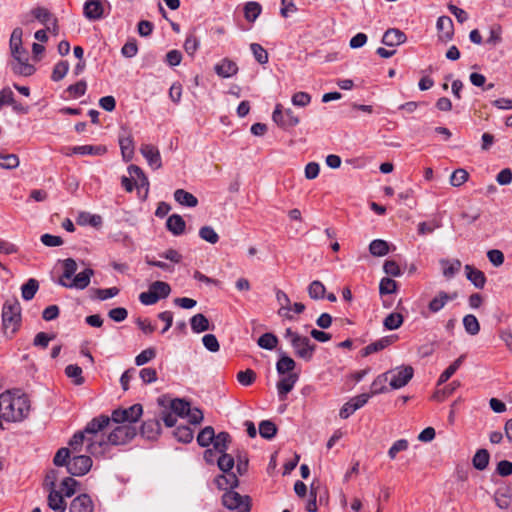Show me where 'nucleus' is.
<instances>
[{
    "label": "nucleus",
    "instance_id": "nucleus-18",
    "mask_svg": "<svg viewBox=\"0 0 512 512\" xmlns=\"http://www.w3.org/2000/svg\"><path fill=\"white\" fill-rule=\"evenodd\" d=\"M214 70L218 76L222 78H229L237 74L238 66L233 60L224 58L215 65Z\"/></svg>",
    "mask_w": 512,
    "mask_h": 512
},
{
    "label": "nucleus",
    "instance_id": "nucleus-49",
    "mask_svg": "<svg viewBox=\"0 0 512 512\" xmlns=\"http://www.w3.org/2000/svg\"><path fill=\"white\" fill-rule=\"evenodd\" d=\"M67 377L73 379L75 385H82L84 378L82 377V368L78 365L70 364L65 368Z\"/></svg>",
    "mask_w": 512,
    "mask_h": 512
},
{
    "label": "nucleus",
    "instance_id": "nucleus-47",
    "mask_svg": "<svg viewBox=\"0 0 512 512\" xmlns=\"http://www.w3.org/2000/svg\"><path fill=\"white\" fill-rule=\"evenodd\" d=\"M77 222L80 225L89 224L97 228L102 225V217L100 215L83 212L79 215Z\"/></svg>",
    "mask_w": 512,
    "mask_h": 512
},
{
    "label": "nucleus",
    "instance_id": "nucleus-6",
    "mask_svg": "<svg viewBox=\"0 0 512 512\" xmlns=\"http://www.w3.org/2000/svg\"><path fill=\"white\" fill-rule=\"evenodd\" d=\"M11 54L16 63L12 64V70L15 74L21 76H30L35 72V67L28 63V52L22 45L16 49H11Z\"/></svg>",
    "mask_w": 512,
    "mask_h": 512
},
{
    "label": "nucleus",
    "instance_id": "nucleus-58",
    "mask_svg": "<svg viewBox=\"0 0 512 512\" xmlns=\"http://www.w3.org/2000/svg\"><path fill=\"white\" fill-rule=\"evenodd\" d=\"M250 49L258 63L266 64L268 62V53L260 44L252 43Z\"/></svg>",
    "mask_w": 512,
    "mask_h": 512
},
{
    "label": "nucleus",
    "instance_id": "nucleus-7",
    "mask_svg": "<svg viewBox=\"0 0 512 512\" xmlns=\"http://www.w3.org/2000/svg\"><path fill=\"white\" fill-rule=\"evenodd\" d=\"M392 389H400L408 384L414 375V369L410 365H402L386 372Z\"/></svg>",
    "mask_w": 512,
    "mask_h": 512
},
{
    "label": "nucleus",
    "instance_id": "nucleus-32",
    "mask_svg": "<svg viewBox=\"0 0 512 512\" xmlns=\"http://www.w3.org/2000/svg\"><path fill=\"white\" fill-rule=\"evenodd\" d=\"M465 358V355H461L459 358H457L452 364H450L440 375L438 379V385H441L445 382H447L454 373L459 369L461 366L463 360Z\"/></svg>",
    "mask_w": 512,
    "mask_h": 512
},
{
    "label": "nucleus",
    "instance_id": "nucleus-57",
    "mask_svg": "<svg viewBox=\"0 0 512 512\" xmlns=\"http://www.w3.org/2000/svg\"><path fill=\"white\" fill-rule=\"evenodd\" d=\"M77 271V263L72 258H67L63 261V274L60 279H72Z\"/></svg>",
    "mask_w": 512,
    "mask_h": 512
},
{
    "label": "nucleus",
    "instance_id": "nucleus-30",
    "mask_svg": "<svg viewBox=\"0 0 512 512\" xmlns=\"http://www.w3.org/2000/svg\"><path fill=\"white\" fill-rule=\"evenodd\" d=\"M106 147L104 146H93V145H82L75 146L72 149L74 154L79 155H103L106 153Z\"/></svg>",
    "mask_w": 512,
    "mask_h": 512
},
{
    "label": "nucleus",
    "instance_id": "nucleus-46",
    "mask_svg": "<svg viewBox=\"0 0 512 512\" xmlns=\"http://www.w3.org/2000/svg\"><path fill=\"white\" fill-rule=\"evenodd\" d=\"M463 326L465 328V331L470 335H477L480 331V324L477 320V318L472 315L468 314L464 316L463 318Z\"/></svg>",
    "mask_w": 512,
    "mask_h": 512
},
{
    "label": "nucleus",
    "instance_id": "nucleus-62",
    "mask_svg": "<svg viewBox=\"0 0 512 512\" xmlns=\"http://www.w3.org/2000/svg\"><path fill=\"white\" fill-rule=\"evenodd\" d=\"M156 357V350L153 347L143 350L140 354L135 357V364L137 366H143Z\"/></svg>",
    "mask_w": 512,
    "mask_h": 512
},
{
    "label": "nucleus",
    "instance_id": "nucleus-15",
    "mask_svg": "<svg viewBox=\"0 0 512 512\" xmlns=\"http://www.w3.org/2000/svg\"><path fill=\"white\" fill-rule=\"evenodd\" d=\"M457 298V293L451 294L445 291H439L436 296L428 303V310L430 313H437L444 308L449 302Z\"/></svg>",
    "mask_w": 512,
    "mask_h": 512
},
{
    "label": "nucleus",
    "instance_id": "nucleus-25",
    "mask_svg": "<svg viewBox=\"0 0 512 512\" xmlns=\"http://www.w3.org/2000/svg\"><path fill=\"white\" fill-rule=\"evenodd\" d=\"M494 501L500 509H507L512 503V491L508 487L499 488L494 494Z\"/></svg>",
    "mask_w": 512,
    "mask_h": 512
},
{
    "label": "nucleus",
    "instance_id": "nucleus-22",
    "mask_svg": "<svg viewBox=\"0 0 512 512\" xmlns=\"http://www.w3.org/2000/svg\"><path fill=\"white\" fill-rule=\"evenodd\" d=\"M297 380L298 375L296 373H289L287 376L278 381L277 390L280 399H285L286 395L294 388Z\"/></svg>",
    "mask_w": 512,
    "mask_h": 512
},
{
    "label": "nucleus",
    "instance_id": "nucleus-16",
    "mask_svg": "<svg viewBox=\"0 0 512 512\" xmlns=\"http://www.w3.org/2000/svg\"><path fill=\"white\" fill-rule=\"evenodd\" d=\"M48 506L55 512H64L67 507L64 495L55 489L53 481L48 495Z\"/></svg>",
    "mask_w": 512,
    "mask_h": 512
},
{
    "label": "nucleus",
    "instance_id": "nucleus-40",
    "mask_svg": "<svg viewBox=\"0 0 512 512\" xmlns=\"http://www.w3.org/2000/svg\"><path fill=\"white\" fill-rule=\"evenodd\" d=\"M78 485V481H76L74 478L66 477L60 484V492L64 495V497L70 498L75 494L76 487Z\"/></svg>",
    "mask_w": 512,
    "mask_h": 512
},
{
    "label": "nucleus",
    "instance_id": "nucleus-61",
    "mask_svg": "<svg viewBox=\"0 0 512 512\" xmlns=\"http://www.w3.org/2000/svg\"><path fill=\"white\" fill-rule=\"evenodd\" d=\"M69 70V64L67 61H60L58 62L54 68H53V72H52V80L53 81H60L62 80L67 72Z\"/></svg>",
    "mask_w": 512,
    "mask_h": 512
},
{
    "label": "nucleus",
    "instance_id": "nucleus-27",
    "mask_svg": "<svg viewBox=\"0 0 512 512\" xmlns=\"http://www.w3.org/2000/svg\"><path fill=\"white\" fill-rule=\"evenodd\" d=\"M185 221L178 214H172L166 221L167 229L174 235H181L185 230Z\"/></svg>",
    "mask_w": 512,
    "mask_h": 512
},
{
    "label": "nucleus",
    "instance_id": "nucleus-13",
    "mask_svg": "<svg viewBox=\"0 0 512 512\" xmlns=\"http://www.w3.org/2000/svg\"><path fill=\"white\" fill-rule=\"evenodd\" d=\"M140 152L152 169L158 170L162 167L161 155L157 147L151 144H143Z\"/></svg>",
    "mask_w": 512,
    "mask_h": 512
},
{
    "label": "nucleus",
    "instance_id": "nucleus-53",
    "mask_svg": "<svg viewBox=\"0 0 512 512\" xmlns=\"http://www.w3.org/2000/svg\"><path fill=\"white\" fill-rule=\"evenodd\" d=\"M31 14L37 19L40 23L44 25H48L50 21L54 18L53 15L44 7H36L31 10Z\"/></svg>",
    "mask_w": 512,
    "mask_h": 512
},
{
    "label": "nucleus",
    "instance_id": "nucleus-60",
    "mask_svg": "<svg viewBox=\"0 0 512 512\" xmlns=\"http://www.w3.org/2000/svg\"><path fill=\"white\" fill-rule=\"evenodd\" d=\"M199 236L201 239L208 243L215 244L219 240V236L211 226H203L199 230Z\"/></svg>",
    "mask_w": 512,
    "mask_h": 512
},
{
    "label": "nucleus",
    "instance_id": "nucleus-21",
    "mask_svg": "<svg viewBox=\"0 0 512 512\" xmlns=\"http://www.w3.org/2000/svg\"><path fill=\"white\" fill-rule=\"evenodd\" d=\"M161 432V425L158 419H149L141 426V435L148 440H155Z\"/></svg>",
    "mask_w": 512,
    "mask_h": 512
},
{
    "label": "nucleus",
    "instance_id": "nucleus-5",
    "mask_svg": "<svg viewBox=\"0 0 512 512\" xmlns=\"http://www.w3.org/2000/svg\"><path fill=\"white\" fill-rule=\"evenodd\" d=\"M223 505L229 510H236V512H250L251 499L249 496H242L233 490L226 491L222 496Z\"/></svg>",
    "mask_w": 512,
    "mask_h": 512
},
{
    "label": "nucleus",
    "instance_id": "nucleus-3",
    "mask_svg": "<svg viewBox=\"0 0 512 512\" xmlns=\"http://www.w3.org/2000/svg\"><path fill=\"white\" fill-rule=\"evenodd\" d=\"M4 334L12 337L21 325V306L17 299H9L2 308Z\"/></svg>",
    "mask_w": 512,
    "mask_h": 512
},
{
    "label": "nucleus",
    "instance_id": "nucleus-1",
    "mask_svg": "<svg viewBox=\"0 0 512 512\" xmlns=\"http://www.w3.org/2000/svg\"><path fill=\"white\" fill-rule=\"evenodd\" d=\"M112 420L107 415L93 418L86 425V432L94 435L93 442L89 445V454L93 456L103 455L110 445H123L136 436V428L130 424L117 425L106 436L104 431L111 425Z\"/></svg>",
    "mask_w": 512,
    "mask_h": 512
},
{
    "label": "nucleus",
    "instance_id": "nucleus-11",
    "mask_svg": "<svg viewBox=\"0 0 512 512\" xmlns=\"http://www.w3.org/2000/svg\"><path fill=\"white\" fill-rule=\"evenodd\" d=\"M119 145L125 162L132 160L134 156V140L129 130L122 128L119 134Z\"/></svg>",
    "mask_w": 512,
    "mask_h": 512
},
{
    "label": "nucleus",
    "instance_id": "nucleus-34",
    "mask_svg": "<svg viewBox=\"0 0 512 512\" xmlns=\"http://www.w3.org/2000/svg\"><path fill=\"white\" fill-rule=\"evenodd\" d=\"M231 442V437L227 432H220L215 435L213 440V448L218 453H224L228 449V445Z\"/></svg>",
    "mask_w": 512,
    "mask_h": 512
},
{
    "label": "nucleus",
    "instance_id": "nucleus-10",
    "mask_svg": "<svg viewBox=\"0 0 512 512\" xmlns=\"http://www.w3.org/2000/svg\"><path fill=\"white\" fill-rule=\"evenodd\" d=\"M94 275V271L91 268H87L73 277L70 282H66L63 279H59V284L66 288H75L83 290L90 284V279Z\"/></svg>",
    "mask_w": 512,
    "mask_h": 512
},
{
    "label": "nucleus",
    "instance_id": "nucleus-45",
    "mask_svg": "<svg viewBox=\"0 0 512 512\" xmlns=\"http://www.w3.org/2000/svg\"><path fill=\"white\" fill-rule=\"evenodd\" d=\"M388 381V374L382 373L375 378V380L371 384V393L370 395H377L380 393H384L387 391L386 382Z\"/></svg>",
    "mask_w": 512,
    "mask_h": 512
},
{
    "label": "nucleus",
    "instance_id": "nucleus-50",
    "mask_svg": "<svg viewBox=\"0 0 512 512\" xmlns=\"http://www.w3.org/2000/svg\"><path fill=\"white\" fill-rule=\"evenodd\" d=\"M149 288L161 299L167 298L171 293L170 285L163 281H155L149 286Z\"/></svg>",
    "mask_w": 512,
    "mask_h": 512
},
{
    "label": "nucleus",
    "instance_id": "nucleus-44",
    "mask_svg": "<svg viewBox=\"0 0 512 512\" xmlns=\"http://www.w3.org/2000/svg\"><path fill=\"white\" fill-rule=\"evenodd\" d=\"M261 5L258 2H248L244 7L245 18L249 22H254L261 13Z\"/></svg>",
    "mask_w": 512,
    "mask_h": 512
},
{
    "label": "nucleus",
    "instance_id": "nucleus-8",
    "mask_svg": "<svg viewBox=\"0 0 512 512\" xmlns=\"http://www.w3.org/2000/svg\"><path fill=\"white\" fill-rule=\"evenodd\" d=\"M143 413L141 404H134L129 408L115 409L112 412L110 419L116 424H125L126 422L130 425L137 422Z\"/></svg>",
    "mask_w": 512,
    "mask_h": 512
},
{
    "label": "nucleus",
    "instance_id": "nucleus-41",
    "mask_svg": "<svg viewBox=\"0 0 512 512\" xmlns=\"http://www.w3.org/2000/svg\"><path fill=\"white\" fill-rule=\"evenodd\" d=\"M295 366L296 363L291 357L283 355L279 358L276 364V369L279 374L283 375L293 371Z\"/></svg>",
    "mask_w": 512,
    "mask_h": 512
},
{
    "label": "nucleus",
    "instance_id": "nucleus-36",
    "mask_svg": "<svg viewBox=\"0 0 512 512\" xmlns=\"http://www.w3.org/2000/svg\"><path fill=\"white\" fill-rule=\"evenodd\" d=\"M489 459H490L489 452L486 449H479L475 453V455L472 459V463H473V466L477 470L482 471V470L486 469V467L488 466Z\"/></svg>",
    "mask_w": 512,
    "mask_h": 512
},
{
    "label": "nucleus",
    "instance_id": "nucleus-20",
    "mask_svg": "<svg viewBox=\"0 0 512 512\" xmlns=\"http://www.w3.org/2000/svg\"><path fill=\"white\" fill-rule=\"evenodd\" d=\"M406 35L399 29L390 28L382 37V43L386 46H398L406 41Z\"/></svg>",
    "mask_w": 512,
    "mask_h": 512
},
{
    "label": "nucleus",
    "instance_id": "nucleus-63",
    "mask_svg": "<svg viewBox=\"0 0 512 512\" xmlns=\"http://www.w3.org/2000/svg\"><path fill=\"white\" fill-rule=\"evenodd\" d=\"M128 172L132 178H134V177L138 178V180H139L138 185L140 187H145V186L149 185L148 178L146 177L143 170L139 166L134 165V164L130 165L128 167Z\"/></svg>",
    "mask_w": 512,
    "mask_h": 512
},
{
    "label": "nucleus",
    "instance_id": "nucleus-37",
    "mask_svg": "<svg viewBox=\"0 0 512 512\" xmlns=\"http://www.w3.org/2000/svg\"><path fill=\"white\" fill-rule=\"evenodd\" d=\"M214 438V428L212 426H206L199 432L197 442L201 447H208L210 444H213Z\"/></svg>",
    "mask_w": 512,
    "mask_h": 512
},
{
    "label": "nucleus",
    "instance_id": "nucleus-51",
    "mask_svg": "<svg viewBox=\"0 0 512 512\" xmlns=\"http://www.w3.org/2000/svg\"><path fill=\"white\" fill-rule=\"evenodd\" d=\"M190 404L183 399H174L171 401L170 408L174 414L184 417L189 410Z\"/></svg>",
    "mask_w": 512,
    "mask_h": 512
},
{
    "label": "nucleus",
    "instance_id": "nucleus-23",
    "mask_svg": "<svg viewBox=\"0 0 512 512\" xmlns=\"http://www.w3.org/2000/svg\"><path fill=\"white\" fill-rule=\"evenodd\" d=\"M214 483L220 490H227L228 488L232 490L233 488H236L238 486L239 480L236 474L232 472H227L222 475H218L214 479Z\"/></svg>",
    "mask_w": 512,
    "mask_h": 512
},
{
    "label": "nucleus",
    "instance_id": "nucleus-56",
    "mask_svg": "<svg viewBox=\"0 0 512 512\" xmlns=\"http://www.w3.org/2000/svg\"><path fill=\"white\" fill-rule=\"evenodd\" d=\"M220 454L221 455L217 460L219 469L224 473L230 472V470L234 467L235 464L234 458L230 454H227L226 452Z\"/></svg>",
    "mask_w": 512,
    "mask_h": 512
},
{
    "label": "nucleus",
    "instance_id": "nucleus-39",
    "mask_svg": "<svg viewBox=\"0 0 512 512\" xmlns=\"http://www.w3.org/2000/svg\"><path fill=\"white\" fill-rule=\"evenodd\" d=\"M404 318L402 314L393 312L387 315L383 321V326L387 330H396L403 324Z\"/></svg>",
    "mask_w": 512,
    "mask_h": 512
},
{
    "label": "nucleus",
    "instance_id": "nucleus-2",
    "mask_svg": "<svg viewBox=\"0 0 512 512\" xmlns=\"http://www.w3.org/2000/svg\"><path fill=\"white\" fill-rule=\"evenodd\" d=\"M29 411L30 401L26 395L9 390L0 394V423L23 421Z\"/></svg>",
    "mask_w": 512,
    "mask_h": 512
},
{
    "label": "nucleus",
    "instance_id": "nucleus-29",
    "mask_svg": "<svg viewBox=\"0 0 512 512\" xmlns=\"http://www.w3.org/2000/svg\"><path fill=\"white\" fill-rule=\"evenodd\" d=\"M191 329L195 333H201L210 329L209 320L201 313L194 315L190 319Z\"/></svg>",
    "mask_w": 512,
    "mask_h": 512
},
{
    "label": "nucleus",
    "instance_id": "nucleus-54",
    "mask_svg": "<svg viewBox=\"0 0 512 512\" xmlns=\"http://www.w3.org/2000/svg\"><path fill=\"white\" fill-rule=\"evenodd\" d=\"M174 435L179 442L190 443L193 440V431L188 426H179L174 431Z\"/></svg>",
    "mask_w": 512,
    "mask_h": 512
},
{
    "label": "nucleus",
    "instance_id": "nucleus-12",
    "mask_svg": "<svg viewBox=\"0 0 512 512\" xmlns=\"http://www.w3.org/2000/svg\"><path fill=\"white\" fill-rule=\"evenodd\" d=\"M105 0H87L84 3L83 14L90 21L100 20L104 17Z\"/></svg>",
    "mask_w": 512,
    "mask_h": 512
},
{
    "label": "nucleus",
    "instance_id": "nucleus-42",
    "mask_svg": "<svg viewBox=\"0 0 512 512\" xmlns=\"http://www.w3.org/2000/svg\"><path fill=\"white\" fill-rule=\"evenodd\" d=\"M257 344L266 350H273L278 344V338L273 333L267 332L258 338Z\"/></svg>",
    "mask_w": 512,
    "mask_h": 512
},
{
    "label": "nucleus",
    "instance_id": "nucleus-19",
    "mask_svg": "<svg viewBox=\"0 0 512 512\" xmlns=\"http://www.w3.org/2000/svg\"><path fill=\"white\" fill-rule=\"evenodd\" d=\"M94 505L88 494H80L70 504V512H93Z\"/></svg>",
    "mask_w": 512,
    "mask_h": 512
},
{
    "label": "nucleus",
    "instance_id": "nucleus-24",
    "mask_svg": "<svg viewBox=\"0 0 512 512\" xmlns=\"http://www.w3.org/2000/svg\"><path fill=\"white\" fill-rule=\"evenodd\" d=\"M394 338H395L394 336H385V337H382L381 339L367 345L361 351L362 356L366 357L373 353H376V352H379V351L385 349L386 347H388L389 345H391L393 343Z\"/></svg>",
    "mask_w": 512,
    "mask_h": 512
},
{
    "label": "nucleus",
    "instance_id": "nucleus-38",
    "mask_svg": "<svg viewBox=\"0 0 512 512\" xmlns=\"http://www.w3.org/2000/svg\"><path fill=\"white\" fill-rule=\"evenodd\" d=\"M440 264L442 265L443 268V275L448 279L454 277L461 268V261L458 259L454 260L453 262H449L448 260L442 259L440 261Z\"/></svg>",
    "mask_w": 512,
    "mask_h": 512
},
{
    "label": "nucleus",
    "instance_id": "nucleus-43",
    "mask_svg": "<svg viewBox=\"0 0 512 512\" xmlns=\"http://www.w3.org/2000/svg\"><path fill=\"white\" fill-rule=\"evenodd\" d=\"M277 433L276 425L270 420H263L259 423V434L265 439H272Z\"/></svg>",
    "mask_w": 512,
    "mask_h": 512
},
{
    "label": "nucleus",
    "instance_id": "nucleus-4",
    "mask_svg": "<svg viewBox=\"0 0 512 512\" xmlns=\"http://www.w3.org/2000/svg\"><path fill=\"white\" fill-rule=\"evenodd\" d=\"M285 339L290 342L293 348L294 354L305 361H310L316 350V345L311 340L293 331L291 328H287L284 333Z\"/></svg>",
    "mask_w": 512,
    "mask_h": 512
},
{
    "label": "nucleus",
    "instance_id": "nucleus-33",
    "mask_svg": "<svg viewBox=\"0 0 512 512\" xmlns=\"http://www.w3.org/2000/svg\"><path fill=\"white\" fill-rule=\"evenodd\" d=\"M307 291L311 299L320 300L325 297L326 288L321 281L314 280L309 284Z\"/></svg>",
    "mask_w": 512,
    "mask_h": 512
},
{
    "label": "nucleus",
    "instance_id": "nucleus-52",
    "mask_svg": "<svg viewBox=\"0 0 512 512\" xmlns=\"http://www.w3.org/2000/svg\"><path fill=\"white\" fill-rule=\"evenodd\" d=\"M70 453H71V451L69 448H66V447L60 448L54 456L53 463L59 467H62V466L68 467L69 460L71 459Z\"/></svg>",
    "mask_w": 512,
    "mask_h": 512
},
{
    "label": "nucleus",
    "instance_id": "nucleus-55",
    "mask_svg": "<svg viewBox=\"0 0 512 512\" xmlns=\"http://www.w3.org/2000/svg\"><path fill=\"white\" fill-rule=\"evenodd\" d=\"M469 178V174L465 169H456L450 176V184L454 187H459L464 184Z\"/></svg>",
    "mask_w": 512,
    "mask_h": 512
},
{
    "label": "nucleus",
    "instance_id": "nucleus-9",
    "mask_svg": "<svg viewBox=\"0 0 512 512\" xmlns=\"http://www.w3.org/2000/svg\"><path fill=\"white\" fill-rule=\"evenodd\" d=\"M92 467V459L88 455H74L68 463L67 471L73 476H83Z\"/></svg>",
    "mask_w": 512,
    "mask_h": 512
},
{
    "label": "nucleus",
    "instance_id": "nucleus-14",
    "mask_svg": "<svg viewBox=\"0 0 512 512\" xmlns=\"http://www.w3.org/2000/svg\"><path fill=\"white\" fill-rule=\"evenodd\" d=\"M437 30L439 32V39L443 42L452 40L454 35L453 21L448 16H440L436 23Z\"/></svg>",
    "mask_w": 512,
    "mask_h": 512
},
{
    "label": "nucleus",
    "instance_id": "nucleus-59",
    "mask_svg": "<svg viewBox=\"0 0 512 512\" xmlns=\"http://www.w3.org/2000/svg\"><path fill=\"white\" fill-rule=\"evenodd\" d=\"M237 380L243 386H250L256 380V373L252 369H246L237 373Z\"/></svg>",
    "mask_w": 512,
    "mask_h": 512
},
{
    "label": "nucleus",
    "instance_id": "nucleus-26",
    "mask_svg": "<svg viewBox=\"0 0 512 512\" xmlns=\"http://www.w3.org/2000/svg\"><path fill=\"white\" fill-rule=\"evenodd\" d=\"M466 277L476 288L482 289L486 283L484 273L471 265H465Z\"/></svg>",
    "mask_w": 512,
    "mask_h": 512
},
{
    "label": "nucleus",
    "instance_id": "nucleus-31",
    "mask_svg": "<svg viewBox=\"0 0 512 512\" xmlns=\"http://www.w3.org/2000/svg\"><path fill=\"white\" fill-rule=\"evenodd\" d=\"M39 289V283L36 279L30 278L21 287V295L25 301L32 300Z\"/></svg>",
    "mask_w": 512,
    "mask_h": 512
},
{
    "label": "nucleus",
    "instance_id": "nucleus-48",
    "mask_svg": "<svg viewBox=\"0 0 512 512\" xmlns=\"http://www.w3.org/2000/svg\"><path fill=\"white\" fill-rule=\"evenodd\" d=\"M19 157L16 154L0 153V167L3 169H15L19 166Z\"/></svg>",
    "mask_w": 512,
    "mask_h": 512
},
{
    "label": "nucleus",
    "instance_id": "nucleus-35",
    "mask_svg": "<svg viewBox=\"0 0 512 512\" xmlns=\"http://www.w3.org/2000/svg\"><path fill=\"white\" fill-rule=\"evenodd\" d=\"M369 251L376 257L385 256L389 252V244L382 239L373 240L369 245Z\"/></svg>",
    "mask_w": 512,
    "mask_h": 512
},
{
    "label": "nucleus",
    "instance_id": "nucleus-28",
    "mask_svg": "<svg viewBox=\"0 0 512 512\" xmlns=\"http://www.w3.org/2000/svg\"><path fill=\"white\" fill-rule=\"evenodd\" d=\"M174 199L183 206L195 207L198 204V199L190 192L184 189H177L174 192Z\"/></svg>",
    "mask_w": 512,
    "mask_h": 512
},
{
    "label": "nucleus",
    "instance_id": "nucleus-64",
    "mask_svg": "<svg viewBox=\"0 0 512 512\" xmlns=\"http://www.w3.org/2000/svg\"><path fill=\"white\" fill-rule=\"evenodd\" d=\"M397 290V282L391 278H382L379 284L380 294H392Z\"/></svg>",
    "mask_w": 512,
    "mask_h": 512
},
{
    "label": "nucleus",
    "instance_id": "nucleus-17",
    "mask_svg": "<svg viewBox=\"0 0 512 512\" xmlns=\"http://www.w3.org/2000/svg\"><path fill=\"white\" fill-rule=\"evenodd\" d=\"M94 435L86 432V427L83 431H79L73 435L69 441L70 451L80 452L84 442L87 443V452L89 453V445L93 442Z\"/></svg>",
    "mask_w": 512,
    "mask_h": 512
}]
</instances>
